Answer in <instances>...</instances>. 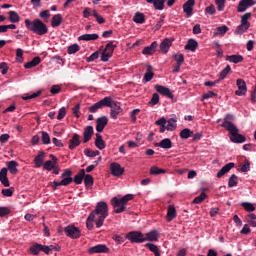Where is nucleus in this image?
<instances>
[{
  "label": "nucleus",
  "mask_w": 256,
  "mask_h": 256,
  "mask_svg": "<svg viewBox=\"0 0 256 256\" xmlns=\"http://www.w3.org/2000/svg\"><path fill=\"white\" fill-rule=\"evenodd\" d=\"M90 215H98V219L96 220V227L99 229L103 227V223H105V219L109 217V205L105 202L101 201L96 204V208L94 211L90 213Z\"/></svg>",
  "instance_id": "f257e3e1"
},
{
  "label": "nucleus",
  "mask_w": 256,
  "mask_h": 256,
  "mask_svg": "<svg viewBox=\"0 0 256 256\" xmlns=\"http://www.w3.org/2000/svg\"><path fill=\"white\" fill-rule=\"evenodd\" d=\"M25 27L28 31H32L35 35H47L49 33V28L47 24L43 23L40 19H34L33 21L25 19Z\"/></svg>",
  "instance_id": "f03ea898"
},
{
  "label": "nucleus",
  "mask_w": 256,
  "mask_h": 256,
  "mask_svg": "<svg viewBox=\"0 0 256 256\" xmlns=\"http://www.w3.org/2000/svg\"><path fill=\"white\" fill-rule=\"evenodd\" d=\"M132 199L133 194H127L120 199L117 197L112 198L111 203L114 207V213H123V211L127 209V203H129V201H132Z\"/></svg>",
  "instance_id": "7ed1b4c3"
},
{
  "label": "nucleus",
  "mask_w": 256,
  "mask_h": 256,
  "mask_svg": "<svg viewBox=\"0 0 256 256\" xmlns=\"http://www.w3.org/2000/svg\"><path fill=\"white\" fill-rule=\"evenodd\" d=\"M228 132L232 143H245V141H247V138L244 135L239 134V129L237 127L228 130Z\"/></svg>",
  "instance_id": "20e7f679"
},
{
  "label": "nucleus",
  "mask_w": 256,
  "mask_h": 256,
  "mask_svg": "<svg viewBox=\"0 0 256 256\" xmlns=\"http://www.w3.org/2000/svg\"><path fill=\"white\" fill-rule=\"evenodd\" d=\"M64 233L70 239H79V237H81V230L78 227H75V225L66 226L64 228Z\"/></svg>",
  "instance_id": "39448f33"
},
{
  "label": "nucleus",
  "mask_w": 256,
  "mask_h": 256,
  "mask_svg": "<svg viewBox=\"0 0 256 256\" xmlns=\"http://www.w3.org/2000/svg\"><path fill=\"white\" fill-rule=\"evenodd\" d=\"M126 237L131 243H145V235L140 231L129 232Z\"/></svg>",
  "instance_id": "423d86ee"
},
{
  "label": "nucleus",
  "mask_w": 256,
  "mask_h": 256,
  "mask_svg": "<svg viewBox=\"0 0 256 256\" xmlns=\"http://www.w3.org/2000/svg\"><path fill=\"white\" fill-rule=\"evenodd\" d=\"M71 175H73V171L70 169L64 170V172L61 174L62 180L59 182V185H63L64 187L71 185V182L73 181Z\"/></svg>",
  "instance_id": "0eeeda50"
},
{
  "label": "nucleus",
  "mask_w": 256,
  "mask_h": 256,
  "mask_svg": "<svg viewBox=\"0 0 256 256\" xmlns=\"http://www.w3.org/2000/svg\"><path fill=\"white\" fill-rule=\"evenodd\" d=\"M110 171L114 177H121L125 173V168L121 167V164L113 162L110 164Z\"/></svg>",
  "instance_id": "6e6552de"
},
{
  "label": "nucleus",
  "mask_w": 256,
  "mask_h": 256,
  "mask_svg": "<svg viewBox=\"0 0 256 256\" xmlns=\"http://www.w3.org/2000/svg\"><path fill=\"white\" fill-rule=\"evenodd\" d=\"M110 117L111 119H118L119 116L121 115V113H123V108H121V105L117 102H114L111 106H110Z\"/></svg>",
  "instance_id": "1a4fd4ad"
},
{
  "label": "nucleus",
  "mask_w": 256,
  "mask_h": 256,
  "mask_svg": "<svg viewBox=\"0 0 256 256\" xmlns=\"http://www.w3.org/2000/svg\"><path fill=\"white\" fill-rule=\"evenodd\" d=\"M236 85L238 90L235 91V95L238 97H243V95L247 93V83H245V80L243 79H237Z\"/></svg>",
  "instance_id": "9d476101"
},
{
  "label": "nucleus",
  "mask_w": 256,
  "mask_h": 256,
  "mask_svg": "<svg viewBox=\"0 0 256 256\" xmlns=\"http://www.w3.org/2000/svg\"><path fill=\"white\" fill-rule=\"evenodd\" d=\"M231 121H235V116H233L232 114H227L224 118L223 123L221 124V127L226 129V131H230L231 129L237 127Z\"/></svg>",
  "instance_id": "9b49d317"
},
{
  "label": "nucleus",
  "mask_w": 256,
  "mask_h": 256,
  "mask_svg": "<svg viewBox=\"0 0 256 256\" xmlns=\"http://www.w3.org/2000/svg\"><path fill=\"white\" fill-rule=\"evenodd\" d=\"M255 5V1L253 0H240L237 11L238 13H245L249 7H253Z\"/></svg>",
  "instance_id": "f8f14e48"
},
{
  "label": "nucleus",
  "mask_w": 256,
  "mask_h": 256,
  "mask_svg": "<svg viewBox=\"0 0 256 256\" xmlns=\"http://www.w3.org/2000/svg\"><path fill=\"white\" fill-rule=\"evenodd\" d=\"M88 253L90 255H94V253H109V248L105 244H98L96 246L90 247L88 249Z\"/></svg>",
  "instance_id": "ddd939ff"
},
{
  "label": "nucleus",
  "mask_w": 256,
  "mask_h": 256,
  "mask_svg": "<svg viewBox=\"0 0 256 256\" xmlns=\"http://www.w3.org/2000/svg\"><path fill=\"white\" fill-rule=\"evenodd\" d=\"M81 145V136L77 133L73 134L72 138L69 140L68 148L70 151H74V149H77Z\"/></svg>",
  "instance_id": "4468645a"
},
{
  "label": "nucleus",
  "mask_w": 256,
  "mask_h": 256,
  "mask_svg": "<svg viewBox=\"0 0 256 256\" xmlns=\"http://www.w3.org/2000/svg\"><path fill=\"white\" fill-rule=\"evenodd\" d=\"M171 45H173V40L169 38H165L160 44V53L166 55L169 53V49H171Z\"/></svg>",
  "instance_id": "2eb2a0df"
},
{
  "label": "nucleus",
  "mask_w": 256,
  "mask_h": 256,
  "mask_svg": "<svg viewBox=\"0 0 256 256\" xmlns=\"http://www.w3.org/2000/svg\"><path fill=\"white\" fill-rule=\"evenodd\" d=\"M166 2L167 0H146V3H148L149 5H153L156 11H163V9H165Z\"/></svg>",
  "instance_id": "dca6fc26"
},
{
  "label": "nucleus",
  "mask_w": 256,
  "mask_h": 256,
  "mask_svg": "<svg viewBox=\"0 0 256 256\" xmlns=\"http://www.w3.org/2000/svg\"><path fill=\"white\" fill-rule=\"evenodd\" d=\"M155 89L157 93H160V95H163L164 97H168V99H173V93H171V89L161 85H156Z\"/></svg>",
  "instance_id": "f3484780"
},
{
  "label": "nucleus",
  "mask_w": 256,
  "mask_h": 256,
  "mask_svg": "<svg viewBox=\"0 0 256 256\" xmlns=\"http://www.w3.org/2000/svg\"><path fill=\"white\" fill-rule=\"evenodd\" d=\"M109 123V119L107 117L102 116L96 120V131L98 133H103V129H105V126Z\"/></svg>",
  "instance_id": "a211bd4d"
},
{
  "label": "nucleus",
  "mask_w": 256,
  "mask_h": 256,
  "mask_svg": "<svg viewBox=\"0 0 256 256\" xmlns=\"http://www.w3.org/2000/svg\"><path fill=\"white\" fill-rule=\"evenodd\" d=\"M193 7H195V0H188L183 5V11L186 13L187 17L193 15Z\"/></svg>",
  "instance_id": "6ab92c4d"
},
{
  "label": "nucleus",
  "mask_w": 256,
  "mask_h": 256,
  "mask_svg": "<svg viewBox=\"0 0 256 256\" xmlns=\"http://www.w3.org/2000/svg\"><path fill=\"white\" fill-rule=\"evenodd\" d=\"M158 47L159 44L157 43V41H154L151 43L150 46H147L142 50V55H153L155 51H157Z\"/></svg>",
  "instance_id": "aec40b11"
},
{
  "label": "nucleus",
  "mask_w": 256,
  "mask_h": 256,
  "mask_svg": "<svg viewBox=\"0 0 256 256\" xmlns=\"http://www.w3.org/2000/svg\"><path fill=\"white\" fill-rule=\"evenodd\" d=\"M7 171H9L11 173V175H17L19 173V169H17L19 167V164L17 161L12 160L7 162Z\"/></svg>",
  "instance_id": "412c9836"
},
{
  "label": "nucleus",
  "mask_w": 256,
  "mask_h": 256,
  "mask_svg": "<svg viewBox=\"0 0 256 256\" xmlns=\"http://www.w3.org/2000/svg\"><path fill=\"white\" fill-rule=\"evenodd\" d=\"M233 167H235V163L233 162L226 164L218 171V173L216 174V177L218 179H221V177H223V175H225L226 173H229L230 169H233Z\"/></svg>",
  "instance_id": "4be33fe9"
},
{
  "label": "nucleus",
  "mask_w": 256,
  "mask_h": 256,
  "mask_svg": "<svg viewBox=\"0 0 256 256\" xmlns=\"http://www.w3.org/2000/svg\"><path fill=\"white\" fill-rule=\"evenodd\" d=\"M166 131H175L177 129V116L175 114L172 115L170 119L166 121Z\"/></svg>",
  "instance_id": "5701e85b"
},
{
  "label": "nucleus",
  "mask_w": 256,
  "mask_h": 256,
  "mask_svg": "<svg viewBox=\"0 0 256 256\" xmlns=\"http://www.w3.org/2000/svg\"><path fill=\"white\" fill-rule=\"evenodd\" d=\"M93 133V126H87L83 132V143H89V141H91V137H93Z\"/></svg>",
  "instance_id": "b1692460"
},
{
  "label": "nucleus",
  "mask_w": 256,
  "mask_h": 256,
  "mask_svg": "<svg viewBox=\"0 0 256 256\" xmlns=\"http://www.w3.org/2000/svg\"><path fill=\"white\" fill-rule=\"evenodd\" d=\"M175 217H177V209H175V206H172V205L168 206L167 215H166L167 222L171 223V221H173Z\"/></svg>",
  "instance_id": "393cba45"
},
{
  "label": "nucleus",
  "mask_w": 256,
  "mask_h": 256,
  "mask_svg": "<svg viewBox=\"0 0 256 256\" xmlns=\"http://www.w3.org/2000/svg\"><path fill=\"white\" fill-rule=\"evenodd\" d=\"M154 147H161V149H171V147H173V142H171V139L165 138L160 142L155 143Z\"/></svg>",
  "instance_id": "a878e982"
},
{
  "label": "nucleus",
  "mask_w": 256,
  "mask_h": 256,
  "mask_svg": "<svg viewBox=\"0 0 256 256\" xmlns=\"http://www.w3.org/2000/svg\"><path fill=\"white\" fill-rule=\"evenodd\" d=\"M95 147H97V149H100V151H103V149L107 147L105 140H103V136H101V134L99 133L96 134Z\"/></svg>",
  "instance_id": "bb28decb"
},
{
  "label": "nucleus",
  "mask_w": 256,
  "mask_h": 256,
  "mask_svg": "<svg viewBox=\"0 0 256 256\" xmlns=\"http://www.w3.org/2000/svg\"><path fill=\"white\" fill-rule=\"evenodd\" d=\"M0 182L4 187H9V178L7 177V168H2L0 170Z\"/></svg>",
  "instance_id": "cd10ccee"
},
{
  "label": "nucleus",
  "mask_w": 256,
  "mask_h": 256,
  "mask_svg": "<svg viewBox=\"0 0 256 256\" xmlns=\"http://www.w3.org/2000/svg\"><path fill=\"white\" fill-rule=\"evenodd\" d=\"M145 241H159V231L151 230L150 232L146 233L144 237Z\"/></svg>",
  "instance_id": "c85d7f7f"
},
{
  "label": "nucleus",
  "mask_w": 256,
  "mask_h": 256,
  "mask_svg": "<svg viewBox=\"0 0 256 256\" xmlns=\"http://www.w3.org/2000/svg\"><path fill=\"white\" fill-rule=\"evenodd\" d=\"M45 161V152H39V154L34 158L35 167L39 169V167H43V163Z\"/></svg>",
  "instance_id": "c756f323"
},
{
  "label": "nucleus",
  "mask_w": 256,
  "mask_h": 256,
  "mask_svg": "<svg viewBox=\"0 0 256 256\" xmlns=\"http://www.w3.org/2000/svg\"><path fill=\"white\" fill-rule=\"evenodd\" d=\"M155 73H153V66L147 65V71L144 74L143 81L144 83H149L154 77Z\"/></svg>",
  "instance_id": "7c9ffc66"
},
{
  "label": "nucleus",
  "mask_w": 256,
  "mask_h": 256,
  "mask_svg": "<svg viewBox=\"0 0 256 256\" xmlns=\"http://www.w3.org/2000/svg\"><path fill=\"white\" fill-rule=\"evenodd\" d=\"M63 23V16L61 14H56L52 17L51 20V26L53 28L60 27V25Z\"/></svg>",
  "instance_id": "2f4dec72"
},
{
  "label": "nucleus",
  "mask_w": 256,
  "mask_h": 256,
  "mask_svg": "<svg viewBox=\"0 0 256 256\" xmlns=\"http://www.w3.org/2000/svg\"><path fill=\"white\" fill-rule=\"evenodd\" d=\"M99 34H84L79 36L78 41H97Z\"/></svg>",
  "instance_id": "473e14b6"
},
{
  "label": "nucleus",
  "mask_w": 256,
  "mask_h": 256,
  "mask_svg": "<svg viewBox=\"0 0 256 256\" xmlns=\"http://www.w3.org/2000/svg\"><path fill=\"white\" fill-rule=\"evenodd\" d=\"M41 63V57L36 56L30 62H27L24 67L25 69H33V67H37Z\"/></svg>",
  "instance_id": "72a5a7b5"
},
{
  "label": "nucleus",
  "mask_w": 256,
  "mask_h": 256,
  "mask_svg": "<svg viewBox=\"0 0 256 256\" xmlns=\"http://www.w3.org/2000/svg\"><path fill=\"white\" fill-rule=\"evenodd\" d=\"M84 177H85V169H81V170L77 173V175L74 176L73 181H74V183H75L76 185H81V184L83 183Z\"/></svg>",
  "instance_id": "f704fd0d"
},
{
  "label": "nucleus",
  "mask_w": 256,
  "mask_h": 256,
  "mask_svg": "<svg viewBox=\"0 0 256 256\" xmlns=\"http://www.w3.org/2000/svg\"><path fill=\"white\" fill-rule=\"evenodd\" d=\"M243 56L242 55H230L226 57V61H230V63H243Z\"/></svg>",
  "instance_id": "c9c22d12"
},
{
  "label": "nucleus",
  "mask_w": 256,
  "mask_h": 256,
  "mask_svg": "<svg viewBox=\"0 0 256 256\" xmlns=\"http://www.w3.org/2000/svg\"><path fill=\"white\" fill-rule=\"evenodd\" d=\"M8 15H9L8 19H9L10 23H19V21H21V17L15 11H9Z\"/></svg>",
  "instance_id": "e433bc0d"
},
{
  "label": "nucleus",
  "mask_w": 256,
  "mask_h": 256,
  "mask_svg": "<svg viewBox=\"0 0 256 256\" xmlns=\"http://www.w3.org/2000/svg\"><path fill=\"white\" fill-rule=\"evenodd\" d=\"M227 31H229V27L226 25L219 26L214 31V37H219V35L223 36L225 33H227Z\"/></svg>",
  "instance_id": "4c0bfd02"
},
{
  "label": "nucleus",
  "mask_w": 256,
  "mask_h": 256,
  "mask_svg": "<svg viewBox=\"0 0 256 256\" xmlns=\"http://www.w3.org/2000/svg\"><path fill=\"white\" fill-rule=\"evenodd\" d=\"M245 219L250 227H256V215L254 213H249L246 215Z\"/></svg>",
  "instance_id": "58836bf2"
},
{
  "label": "nucleus",
  "mask_w": 256,
  "mask_h": 256,
  "mask_svg": "<svg viewBox=\"0 0 256 256\" xmlns=\"http://www.w3.org/2000/svg\"><path fill=\"white\" fill-rule=\"evenodd\" d=\"M134 23H139L140 25H143L145 23V14L141 12H137L133 17Z\"/></svg>",
  "instance_id": "ea45409f"
},
{
  "label": "nucleus",
  "mask_w": 256,
  "mask_h": 256,
  "mask_svg": "<svg viewBox=\"0 0 256 256\" xmlns=\"http://www.w3.org/2000/svg\"><path fill=\"white\" fill-rule=\"evenodd\" d=\"M198 46H199V44L195 40L190 39V40H188V43L185 46V49H186V51H195Z\"/></svg>",
  "instance_id": "a19ab883"
},
{
  "label": "nucleus",
  "mask_w": 256,
  "mask_h": 256,
  "mask_svg": "<svg viewBox=\"0 0 256 256\" xmlns=\"http://www.w3.org/2000/svg\"><path fill=\"white\" fill-rule=\"evenodd\" d=\"M101 107H110L115 103V101H113L111 99V97H105L102 100L99 101Z\"/></svg>",
  "instance_id": "79ce46f5"
},
{
  "label": "nucleus",
  "mask_w": 256,
  "mask_h": 256,
  "mask_svg": "<svg viewBox=\"0 0 256 256\" xmlns=\"http://www.w3.org/2000/svg\"><path fill=\"white\" fill-rule=\"evenodd\" d=\"M249 27H251V26H247L245 24H240L239 26H237L234 33H235V35H243V33H246V31H249Z\"/></svg>",
  "instance_id": "37998d69"
},
{
  "label": "nucleus",
  "mask_w": 256,
  "mask_h": 256,
  "mask_svg": "<svg viewBox=\"0 0 256 256\" xmlns=\"http://www.w3.org/2000/svg\"><path fill=\"white\" fill-rule=\"evenodd\" d=\"M165 173H167V170L161 169L157 166H152L150 168V175H163Z\"/></svg>",
  "instance_id": "c03bdc74"
},
{
  "label": "nucleus",
  "mask_w": 256,
  "mask_h": 256,
  "mask_svg": "<svg viewBox=\"0 0 256 256\" xmlns=\"http://www.w3.org/2000/svg\"><path fill=\"white\" fill-rule=\"evenodd\" d=\"M241 207H243V209L248 213H253V211L256 209L253 203L250 202H242Z\"/></svg>",
  "instance_id": "a18cd8bd"
},
{
  "label": "nucleus",
  "mask_w": 256,
  "mask_h": 256,
  "mask_svg": "<svg viewBox=\"0 0 256 256\" xmlns=\"http://www.w3.org/2000/svg\"><path fill=\"white\" fill-rule=\"evenodd\" d=\"M189 137H193V131L189 128H185L180 132L181 139H189Z\"/></svg>",
  "instance_id": "49530a36"
},
{
  "label": "nucleus",
  "mask_w": 256,
  "mask_h": 256,
  "mask_svg": "<svg viewBox=\"0 0 256 256\" xmlns=\"http://www.w3.org/2000/svg\"><path fill=\"white\" fill-rule=\"evenodd\" d=\"M83 179H84V185L86 187H93L94 180H93V176L92 175L85 174Z\"/></svg>",
  "instance_id": "de8ad7c7"
},
{
  "label": "nucleus",
  "mask_w": 256,
  "mask_h": 256,
  "mask_svg": "<svg viewBox=\"0 0 256 256\" xmlns=\"http://www.w3.org/2000/svg\"><path fill=\"white\" fill-rule=\"evenodd\" d=\"M239 185V181H237V175L232 174L228 180V187L233 188Z\"/></svg>",
  "instance_id": "09e8293b"
},
{
  "label": "nucleus",
  "mask_w": 256,
  "mask_h": 256,
  "mask_svg": "<svg viewBox=\"0 0 256 256\" xmlns=\"http://www.w3.org/2000/svg\"><path fill=\"white\" fill-rule=\"evenodd\" d=\"M41 95V90L34 92L32 94H24L22 96L23 101H29V99H36V97H39Z\"/></svg>",
  "instance_id": "8fccbe9b"
},
{
  "label": "nucleus",
  "mask_w": 256,
  "mask_h": 256,
  "mask_svg": "<svg viewBox=\"0 0 256 256\" xmlns=\"http://www.w3.org/2000/svg\"><path fill=\"white\" fill-rule=\"evenodd\" d=\"M249 19H251V13H245L244 15H242L241 17V24L242 25H246L248 27H251V23H249Z\"/></svg>",
  "instance_id": "3c124183"
},
{
  "label": "nucleus",
  "mask_w": 256,
  "mask_h": 256,
  "mask_svg": "<svg viewBox=\"0 0 256 256\" xmlns=\"http://www.w3.org/2000/svg\"><path fill=\"white\" fill-rule=\"evenodd\" d=\"M115 49H117V44H113V41H111L106 45L104 51L110 55H113V51H115Z\"/></svg>",
  "instance_id": "603ef678"
},
{
  "label": "nucleus",
  "mask_w": 256,
  "mask_h": 256,
  "mask_svg": "<svg viewBox=\"0 0 256 256\" xmlns=\"http://www.w3.org/2000/svg\"><path fill=\"white\" fill-rule=\"evenodd\" d=\"M229 73H231V66H230V65H227V66L225 67V69H223V70L220 72L219 81H223V79H225V77H227V75H229Z\"/></svg>",
  "instance_id": "864d4df0"
},
{
  "label": "nucleus",
  "mask_w": 256,
  "mask_h": 256,
  "mask_svg": "<svg viewBox=\"0 0 256 256\" xmlns=\"http://www.w3.org/2000/svg\"><path fill=\"white\" fill-rule=\"evenodd\" d=\"M56 166H57V163L51 160H48L44 163L43 169H45L46 171H51L52 169H55Z\"/></svg>",
  "instance_id": "5fc2aeb1"
},
{
  "label": "nucleus",
  "mask_w": 256,
  "mask_h": 256,
  "mask_svg": "<svg viewBox=\"0 0 256 256\" xmlns=\"http://www.w3.org/2000/svg\"><path fill=\"white\" fill-rule=\"evenodd\" d=\"M84 154L86 155V157H97V155H101V152H99L98 150H91L89 148H86L84 150Z\"/></svg>",
  "instance_id": "6e6d98bb"
},
{
  "label": "nucleus",
  "mask_w": 256,
  "mask_h": 256,
  "mask_svg": "<svg viewBox=\"0 0 256 256\" xmlns=\"http://www.w3.org/2000/svg\"><path fill=\"white\" fill-rule=\"evenodd\" d=\"M92 15L95 17V19H96L97 23H99V25H103V23H105V18H103V16L99 15L97 10H92Z\"/></svg>",
  "instance_id": "4d7b16f0"
},
{
  "label": "nucleus",
  "mask_w": 256,
  "mask_h": 256,
  "mask_svg": "<svg viewBox=\"0 0 256 256\" xmlns=\"http://www.w3.org/2000/svg\"><path fill=\"white\" fill-rule=\"evenodd\" d=\"M40 251H41V244L39 243H35L30 247V253L32 255H37L38 253H40Z\"/></svg>",
  "instance_id": "13d9d810"
},
{
  "label": "nucleus",
  "mask_w": 256,
  "mask_h": 256,
  "mask_svg": "<svg viewBox=\"0 0 256 256\" xmlns=\"http://www.w3.org/2000/svg\"><path fill=\"white\" fill-rule=\"evenodd\" d=\"M93 221H95L94 215L89 214L87 220H86V227L89 231L93 229Z\"/></svg>",
  "instance_id": "bf43d9fd"
},
{
  "label": "nucleus",
  "mask_w": 256,
  "mask_h": 256,
  "mask_svg": "<svg viewBox=\"0 0 256 256\" xmlns=\"http://www.w3.org/2000/svg\"><path fill=\"white\" fill-rule=\"evenodd\" d=\"M204 199H207V194L205 192H202L199 196L194 198L193 203L195 205H199V203H203Z\"/></svg>",
  "instance_id": "052dcab7"
},
{
  "label": "nucleus",
  "mask_w": 256,
  "mask_h": 256,
  "mask_svg": "<svg viewBox=\"0 0 256 256\" xmlns=\"http://www.w3.org/2000/svg\"><path fill=\"white\" fill-rule=\"evenodd\" d=\"M145 247H147V249H149V251L154 253V255H157V253H160L157 245H155L153 243H147V244H145Z\"/></svg>",
  "instance_id": "680f3d73"
},
{
  "label": "nucleus",
  "mask_w": 256,
  "mask_h": 256,
  "mask_svg": "<svg viewBox=\"0 0 256 256\" xmlns=\"http://www.w3.org/2000/svg\"><path fill=\"white\" fill-rule=\"evenodd\" d=\"M42 143L43 145H49L51 143V137L49 133L42 131Z\"/></svg>",
  "instance_id": "e2e57ef3"
},
{
  "label": "nucleus",
  "mask_w": 256,
  "mask_h": 256,
  "mask_svg": "<svg viewBox=\"0 0 256 256\" xmlns=\"http://www.w3.org/2000/svg\"><path fill=\"white\" fill-rule=\"evenodd\" d=\"M80 47L78 44H72L68 47V55H75L79 51Z\"/></svg>",
  "instance_id": "0e129e2a"
},
{
  "label": "nucleus",
  "mask_w": 256,
  "mask_h": 256,
  "mask_svg": "<svg viewBox=\"0 0 256 256\" xmlns=\"http://www.w3.org/2000/svg\"><path fill=\"white\" fill-rule=\"evenodd\" d=\"M215 13H217V10L215 9V5L211 4L210 6L205 8L206 15H215Z\"/></svg>",
  "instance_id": "69168bd1"
},
{
  "label": "nucleus",
  "mask_w": 256,
  "mask_h": 256,
  "mask_svg": "<svg viewBox=\"0 0 256 256\" xmlns=\"http://www.w3.org/2000/svg\"><path fill=\"white\" fill-rule=\"evenodd\" d=\"M218 11H225V0H215Z\"/></svg>",
  "instance_id": "338daca9"
},
{
  "label": "nucleus",
  "mask_w": 256,
  "mask_h": 256,
  "mask_svg": "<svg viewBox=\"0 0 256 256\" xmlns=\"http://www.w3.org/2000/svg\"><path fill=\"white\" fill-rule=\"evenodd\" d=\"M16 61L21 63L23 61V49L18 48L16 49Z\"/></svg>",
  "instance_id": "774afa93"
}]
</instances>
